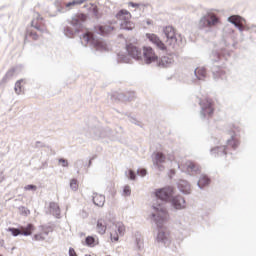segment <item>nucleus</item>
<instances>
[{
	"label": "nucleus",
	"instance_id": "obj_1",
	"mask_svg": "<svg viewBox=\"0 0 256 256\" xmlns=\"http://www.w3.org/2000/svg\"><path fill=\"white\" fill-rule=\"evenodd\" d=\"M154 212L151 214V220L155 223V225L158 227V234L156 237L157 243H162V245H169V233L163 228V224L165 221H167V218L169 217V212H167V209L161 205H153Z\"/></svg>",
	"mask_w": 256,
	"mask_h": 256
},
{
	"label": "nucleus",
	"instance_id": "obj_2",
	"mask_svg": "<svg viewBox=\"0 0 256 256\" xmlns=\"http://www.w3.org/2000/svg\"><path fill=\"white\" fill-rule=\"evenodd\" d=\"M156 202L153 205H160L161 207H165V203L168 201L171 202V205L177 211H181V209H185V198L181 195L173 197V188L172 187H164L157 189L155 191Z\"/></svg>",
	"mask_w": 256,
	"mask_h": 256
},
{
	"label": "nucleus",
	"instance_id": "obj_3",
	"mask_svg": "<svg viewBox=\"0 0 256 256\" xmlns=\"http://www.w3.org/2000/svg\"><path fill=\"white\" fill-rule=\"evenodd\" d=\"M96 35H101L102 37L109 33V27L103 25H96L94 27V33L86 31L83 35L80 36V41L82 45H91L95 47L96 51H107V44L103 40L97 38Z\"/></svg>",
	"mask_w": 256,
	"mask_h": 256
},
{
	"label": "nucleus",
	"instance_id": "obj_4",
	"mask_svg": "<svg viewBox=\"0 0 256 256\" xmlns=\"http://www.w3.org/2000/svg\"><path fill=\"white\" fill-rule=\"evenodd\" d=\"M87 21V14L78 13L72 16L71 20H68L69 25L71 26H64L63 33L65 37L69 39H73L77 33H79L83 29V24ZM74 27V28H72Z\"/></svg>",
	"mask_w": 256,
	"mask_h": 256
},
{
	"label": "nucleus",
	"instance_id": "obj_5",
	"mask_svg": "<svg viewBox=\"0 0 256 256\" xmlns=\"http://www.w3.org/2000/svg\"><path fill=\"white\" fill-rule=\"evenodd\" d=\"M229 147H232L234 151L237 149V147H239V141L235 140L233 136H231V139L227 140V146H217L212 148L210 153L211 155H214V157H223V155H227V153H229L227 151Z\"/></svg>",
	"mask_w": 256,
	"mask_h": 256
},
{
	"label": "nucleus",
	"instance_id": "obj_6",
	"mask_svg": "<svg viewBox=\"0 0 256 256\" xmlns=\"http://www.w3.org/2000/svg\"><path fill=\"white\" fill-rule=\"evenodd\" d=\"M219 23V17L213 13H207L202 16L198 22V29L209 31L212 27H215Z\"/></svg>",
	"mask_w": 256,
	"mask_h": 256
},
{
	"label": "nucleus",
	"instance_id": "obj_7",
	"mask_svg": "<svg viewBox=\"0 0 256 256\" xmlns=\"http://www.w3.org/2000/svg\"><path fill=\"white\" fill-rule=\"evenodd\" d=\"M33 229V224H27L25 226H20L19 228H8V231L13 235V237H18V235L29 237V235H32Z\"/></svg>",
	"mask_w": 256,
	"mask_h": 256
},
{
	"label": "nucleus",
	"instance_id": "obj_8",
	"mask_svg": "<svg viewBox=\"0 0 256 256\" xmlns=\"http://www.w3.org/2000/svg\"><path fill=\"white\" fill-rule=\"evenodd\" d=\"M199 105L201 107L200 117L201 119H205L207 115H212L214 112L213 104L211 100H199Z\"/></svg>",
	"mask_w": 256,
	"mask_h": 256
},
{
	"label": "nucleus",
	"instance_id": "obj_9",
	"mask_svg": "<svg viewBox=\"0 0 256 256\" xmlns=\"http://www.w3.org/2000/svg\"><path fill=\"white\" fill-rule=\"evenodd\" d=\"M143 57L146 65H151L154 61H157L159 57L155 54V50H153L150 46L143 47Z\"/></svg>",
	"mask_w": 256,
	"mask_h": 256
},
{
	"label": "nucleus",
	"instance_id": "obj_10",
	"mask_svg": "<svg viewBox=\"0 0 256 256\" xmlns=\"http://www.w3.org/2000/svg\"><path fill=\"white\" fill-rule=\"evenodd\" d=\"M126 51L128 52L129 57H132V59H135L136 61L143 59V52H141V48L133 44L126 45Z\"/></svg>",
	"mask_w": 256,
	"mask_h": 256
},
{
	"label": "nucleus",
	"instance_id": "obj_11",
	"mask_svg": "<svg viewBox=\"0 0 256 256\" xmlns=\"http://www.w3.org/2000/svg\"><path fill=\"white\" fill-rule=\"evenodd\" d=\"M152 157L154 167H157V169L160 171H165V166L163 165L167 159L165 154H163V152H156L152 155Z\"/></svg>",
	"mask_w": 256,
	"mask_h": 256
},
{
	"label": "nucleus",
	"instance_id": "obj_12",
	"mask_svg": "<svg viewBox=\"0 0 256 256\" xmlns=\"http://www.w3.org/2000/svg\"><path fill=\"white\" fill-rule=\"evenodd\" d=\"M146 38L148 39V41H150V43L155 45L157 49H160V51H167V46H165V43H163V41L161 40V38H159V36H157V34L147 33Z\"/></svg>",
	"mask_w": 256,
	"mask_h": 256
},
{
	"label": "nucleus",
	"instance_id": "obj_13",
	"mask_svg": "<svg viewBox=\"0 0 256 256\" xmlns=\"http://www.w3.org/2000/svg\"><path fill=\"white\" fill-rule=\"evenodd\" d=\"M168 45H175L177 43V36L175 35V28L173 26H166L163 29Z\"/></svg>",
	"mask_w": 256,
	"mask_h": 256
},
{
	"label": "nucleus",
	"instance_id": "obj_14",
	"mask_svg": "<svg viewBox=\"0 0 256 256\" xmlns=\"http://www.w3.org/2000/svg\"><path fill=\"white\" fill-rule=\"evenodd\" d=\"M108 228H109V224L107 223V220L103 218L98 219L96 224V231L97 233H99V235H105Z\"/></svg>",
	"mask_w": 256,
	"mask_h": 256
},
{
	"label": "nucleus",
	"instance_id": "obj_15",
	"mask_svg": "<svg viewBox=\"0 0 256 256\" xmlns=\"http://www.w3.org/2000/svg\"><path fill=\"white\" fill-rule=\"evenodd\" d=\"M185 167L187 173H189L190 175H198V173H201V168L199 167V165L195 164L192 161L186 162Z\"/></svg>",
	"mask_w": 256,
	"mask_h": 256
},
{
	"label": "nucleus",
	"instance_id": "obj_16",
	"mask_svg": "<svg viewBox=\"0 0 256 256\" xmlns=\"http://www.w3.org/2000/svg\"><path fill=\"white\" fill-rule=\"evenodd\" d=\"M178 189L180 193H183V195H189L191 194V185L187 180H180L178 182Z\"/></svg>",
	"mask_w": 256,
	"mask_h": 256
},
{
	"label": "nucleus",
	"instance_id": "obj_17",
	"mask_svg": "<svg viewBox=\"0 0 256 256\" xmlns=\"http://www.w3.org/2000/svg\"><path fill=\"white\" fill-rule=\"evenodd\" d=\"M116 19L118 21H122L121 23H124L126 21L131 20V12L127 11L125 9H121L117 14H116Z\"/></svg>",
	"mask_w": 256,
	"mask_h": 256
},
{
	"label": "nucleus",
	"instance_id": "obj_18",
	"mask_svg": "<svg viewBox=\"0 0 256 256\" xmlns=\"http://www.w3.org/2000/svg\"><path fill=\"white\" fill-rule=\"evenodd\" d=\"M92 201L97 207H103L105 205V195L94 193Z\"/></svg>",
	"mask_w": 256,
	"mask_h": 256
},
{
	"label": "nucleus",
	"instance_id": "obj_19",
	"mask_svg": "<svg viewBox=\"0 0 256 256\" xmlns=\"http://www.w3.org/2000/svg\"><path fill=\"white\" fill-rule=\"evenodd\" d=\"M175 62L173 57L171 56H163L160 61L158 62V67H169Z\"/></svg>",
	"mask_w": 256,
	"mask_h": 256
},
{
	"label": "nucleus",
	"instance_id": "obj_20",
	"mask_svg": "<svg viewBox=\"0 0 256 256\" xmlns=\"http://www.w3.org/2000/svg\"><path fill=\"white\" fill-rule=\"evenodd\" d=\"M49 207L50 213H52L54 217H57V219H59V217H61V208H59V204L55 202H50Z\"/></svg>",
	"mask_w": 256,
	"mask_h": 256
},
{
	"label": "nucleus",
	"instance_id": "obj_21",
	"mask_svg": "<svg viewBox=\"0 0 256 256\" xmlns=\"http://www.w3.org/2000/svg\"><path fill=\"white\" fill-rule=\"evenodd\" d=\"M195 77L198 81H205V77H207V70L205 68H196L194 70Z\"/></svg>",
	"mask_w": 256,
	"mask_h": 256
},
{
	"label": "nucleus",
	"instance_id": "obj_22",
	"mask_svg": "<svg viewBox=\"0 0 256 256\" xmlns=\"http://www.w3.org/2000/svg\"><path fill=\"white\" fill-rule=\"evenodd\" d=\"M209 183H211V179H209L207 175H201L197 182V185L199 189H204L205 187H207V185H209Z\"/></svg>",
	"mask_w": 256,
	"mask_h": 256
},
{
	"label": "nucleus",
	"instance_id": "obj_23",
	"mask_svg": "<svg viewBox=\"0 0 256 256\" xmlns=\"http://www.w3.org/2000/svg\"><path fill=\"white\" fill-rule=\"evenodd\" d=\"M114 231L116 234L120 235V237H123L125 235V225L123 222H116L113 224Z\"/></svg>",
	"mask_w": 256,
	"mask_h": 256
},
{
	"label": "nucleus",
	"instance_id": "obj_24",
	"mask_svg": "<svg viewBox=\"0 0 256 256\" xmlns=\"http://www.w3.org/2000/svg\"><path fill=\"white\" fill-rule=\"evenodd\" d=\"M120 27L121 29H124V31H133V29H135V23L128 20L126 22H121Z\"/></svg>",
	"mask_w": 256,
	"mask_h": 256
},
{
	"label": "nucleus",
	"instance_id": "obj_25",
	"mask_svg": "<svg viewBox=\"0 0 256 256\" xmlns=\"http://www.w3.org/2000/svg\"><path fill=\"white\" fill-rule=\"evenodd\" d=\"M117 61L118 63H131V57L127 54L119 53L117 55Z\"/></svg>",
	"mask_w": 256,
	"mask_h": 256
},
{
	"label": "nucleus",
	"instance_id": "obj_26",
	"mask_svg": "<svg viewBox=\"0 0 256 256\" xmlns=\"http://www.w3.org/2000/svg\"><path fill=\"white\" fill-rule=\"evenodd\" d=\"M124 175L127 179H130V181H135V179H137V174L132 169L126 170Z\"/></svg>",
	"mask_w": 256,
	"mask_h": 256
},
{
	"label": "nucleus",
	"instance_id": "obj_27",
	"mask_svg": "<svg viewBox=\"0 0 256 256\" xmlns=\"http://www.w3.org/2000/svg\"><path fill=\"white\" fill-rule=\"evenodd\" d=\"M13 75H15V68H12L7 71V73L5 74V76L2 79L3 83H7V81H9V79H11V77H13Z\"/></svg>",
	"mask_w": 256,
	"mask_h": 256
},
{
	"label": "nucleus",
	"instance_id": "obj_28",
	"mask_svg": "<svg viewBox=\"0 0 256 256\" xmlns=\"http://www.w3.org/2000/svg\"><path fill=\"white\" fill-rule=\"evenodd\" d=\"M22 82H23V79H20V80H18V81L15 83L14 91H15V93H16L17 95H21V93H22V91H23V89H22L23 86H21V83H22Z\"/></svg>",
	"mask_w": 256,
	"mask_h": 256
},
{
	"label": "nucleus",
	"instance_id": "obj_29",
	"mask_svg": "<svg viewBox=\"0 0 256 256\" xmlns=\"http://www.w3.org/2000/svg\"><path fill=\"white\" fill-rule=\"evenodd\" d=\"M85 243L88 247H95V237L87 236L85 239Z\"/></svg>",
	"mask_w": 256,
	"mask_h": 256
},
{
	"label": "nucleus",
	"instance_id": "obj_30",
	"mask_svg": "<svg viewBox=\"0 0 256 256\" xmlns=\"http://www.w3.org/2000/svg\"><path fill=\"white\" fill-rule=\"evenodd\" d=\"M70 189H72V191H77V189H79V183L77 179L73 178L70 180Z\"/></svg>",
	"mask_w": 256,
	"mask_h": 256
},
{
	"label": "nucleus",
	"instance_id": "obj_31",
	"mask_svg": "<svg viewBox=\"0 0 256 256\" xmlns=\"http://www.w3.org/2000/svg\"><path fill=\"white\" fill-rule=\"evenodd\" d=\"M31 26L34 27L37 31H40V33H45V28L41 27V25H38L35 20H32Z\"/></svg>",
	"mask_w": 256,
	"mask_h": 256
},
{
	"label": "nucleus",
	"instance_id": "obj_32",
	"mask_svg": "<svg viewBox=\"0 0 256 256\" xmlns=\"http://www.w3.org/2000/svg\"><path fill=\"white\" fill-rule=\"evenodd\" d=\"M83 3H85V0H73L72 2H68L66 7H71V5H83Z\"/></svg>",
	"mask_w": 256,
	"mask_h": 256
},
{
	"label": "nucleus",
	"instance_id": "obj_33",
	"mask_svg": "<svg viewBox=\"0 0 256 256\" xmlns=\"http://www.w3.org/2000/svg\"><path fill=\"white\" fill-rule=\"evenodd\" d=\"M92 15L95 17V19H101V13H99V8L94 7L92 9Z\"/></svg>",
	"mask_w": 256,
	"mask_h": 256
},
{
	"label": "nucleus",
	"instance_id": "obj_34",
	"mask_svg": "<svg viewBox=\"0 0 256 256\" xmlns=\"http://www.w3.org/2000/svg\"><path fill=\"white\" fill-rule=\"evenodd\" d=\"M123 195H125L126 197H129V195H131V186L129 185L124 186Z\"/></svg>",
	"mask_w": 256,
	"mask_h": 256
},
{
	"label": "nucleus",
	"instance_id": "obj_35",
	"mask_svg": "<svg viewBox=\"0 0 256 256\" xmlns=\"http://www.w3.org/2000/svg\"><path fill=\"white\" fill-rule=\"evenodd\" d=\"M136 247L138 251H141L143 249V241L141 238H136Z\"/></svg>",
	"mask_w": 256,
	"mask_h": 256
},
{
	"label": "nucleus",
	"instance_id": "obj_36",
	"mask_svg": "<svg viewBox=\"0 0 256 256\" xmlns=\"http://www.w3.org/2000/svg\"><path fill=\"white\" fill-rule=\"evenodd\" d=\"M137 175H139L140 177H145V175H147V169H145V168L138 169Z\"/></svg>",
	"mask_w": 256,
	"mask_h": 256
},
{
	"label": "nucleus",
	"instance_id": "obj_37",
	"mask_svg": "<svg viewBox=\"0 0 256 256\" xmlns=\"http://www.w3.org/2000/svg\"><path fill=\"white\" fill-rule=\"evenodd\" d=\"M25 191H37V187L33 184H28L24 187Z\"/></svg>",
	"mask_w": 256,
	"mask_h": 256
},
{
	"label": "nucleus",
	"instance_id": "obj_38",
	"mask_svg": "<svg viewBox=\"0 0 256 256\" xmlns=\"http://www.w3.org/2000/svg\"><path fill=\"white\" fill-rule=\"evenodd\" d=\"M59 163L62 164V167H69V162L67 161V159L60 158Z\"/></svg>",
	"mask_w": 256,
	"mask_h": 256
},
{
	"label": "nucleus",
	"instance_id": "obj_39",
	"mask_svg": "<svg viewBox=\"0 0 256 256\" xmlns=\"http://www.w3.org/2000/svg\"><path fill=\"white\" fill-rule=\"evenodd\" d=\"M20 211L22 212V215L24 217H27L29 215V210L26 207H20Z\"/></svg>",
	"mask_w": 256,
	"mask_h": 256
},
{
	"label": "nucleus",
	"instance_id": "obj_40",
	"mask_svg": "<svg viewBox=\"0 0 256 256\" xmlns=\"http://www.w3.org/2000/svg\"><path fill=\"white\" fill-rule=\"evenodd\" d=\"M34 239L35 241H43L45 238L43 237V234H36L34 235Z\"/></svg>",
	"mask_w": 256,
	"mask_h": 256
},
{
	"label": "nucleus",
	"instance_id": "obj_41",
	"mask_svg": "<svg viewBox=\"0 0 256 256\" xmlns=\"http://www.w3.org/2000/svg\"><path fill=\"white\" fill-rule=\"evenodd\" d=\"M83 165V160H77L75 163H74V167L76 169H79V167H81Z\"/></svg>",
	"mask_w": 256,
	"mask_h": 256
},
{
	"label": "nucleus",
	"instance_id": "obj_42",
	"mask_svg": "<svg viewBox=\"0 0 256 256\" xmlns=\"http://www.w3.org/2000/svg\"><path fill=\"white\" fill-rule=\"evenodd\" d=\"M110 235L112 241H119V234L116 233V235L113 236V233H110Z\"/></svg>",
	"mask_w": 256,
	"mask_h": 256
},
{
	"label": "nucleus",
	"instance_id": "obj_43",
	"mask_svg": "<svg viewBox=\"0 0 256 256\" xmlns=\"http://www.w3.org/2000/svg\"><path fill=\"white\" fill-rule=\"evenodd\" d=\"M30 36L34 39V41H37V39H39V35H37L36 32H30Z\"/></svg>",
	"mask_w": 256,
	"mask_h": 256
},
{
	"label": "nucleus",
	"instance_id": "obj_44",
	"mask_svg": "<svg viewBox=\"0 0 256 256\" xmlns=\"http://www.w3.org/2000/svg\"><path fill=\"white\" fill-rule=\"evenodd\" d=\"M130 123H133L134 125H139V121H137V119L130 117L129 118Z\"/></svg>",
	"mask_w": 256,
	"mask_h": 256
},
{
	"label": "nucleus",
	"instance_id": "obj_45",
	"mask_svg": "<svg viewBox=\"0 0 256 256\" xmlns=\"http://www.w3.org/2000/svg\"><path fill=\"white\" fill-rule=\"evenodd\" d=\"M130 123H133L134 125H139V121H137V119L130 117L129 118Z\"/></svg>",
	"mask_w": 256,
	"mask_h": 256
},
{
	"label": "nucleus",
	"instance_id": "obj_46",
	"mask_svg": "<svg viewBox=\"0 0 256 256\" xmlns=\"http://www.w3.org/2000/svg\"><path fill=\"white\" fill-rule=\"evenodd\" d=\"M69 256H77V252H75V249L69 248Z\"/></svg>",
	"mask_w": 256,
	"mask_h": 256
},
{
	"label": "nucleus",
	"instance_id": "obj_47",
	"mask_svg": "<svg viewBox=\"0 0 256 256\" xmlns=\"http://www.w3.org/2000/svg\"><path fill=\"white\" fill-rule=\"evenodd\" d=\"M5 181V176L3 175V171H0V183H3Z\"/></svg>",
	"mask_w": 256,
	"mask_h": 256
},
{
	"label": "nucleus",
	"instance_id": "obj_48",
	"mask_svg": "<svg viewBox=\"0 0 256 256\" xmlns=\"http://www.w3.org/2000/svg\"><path fill=\"white\" fill-rule=\"evenodd\" d=\"M129 6L135 8V7H139V4L135 2H129Z\"/></svg>",
	"mask_w": 256,
	"mask_h": 256
},
{
	"label": "nucleus",
	"instance_id": "obj_49",
	"mask_svg": "<svg viewBox=\"0 0 256 256\" xmlns=\"http://www.w3.org/2000/svg\"><path fill=\"white\" fill-rule=\"evenodd\" d=\"M228 21L229 23H231L232 25H235V19H233V17H228Z\"/></svg>",
	"mask_w": 256,
	"mask_h": 256
},
{
	"label": "nucleus",
	"instance_id": "obj_50",
	"mask_svg": "<svg viewBox=\"0 0 256 256\" xmlns=\"http://www.w3.org/2000/svg\"><path fill=\"white\" fill-rule=\"evenodd\" d=\"M234 26L236 27V29H239V31H243V29L237 22H235Z\"/></svg>",
	"mask_w": 256,
	"mask_h": 256
},
{
	"label": "nucleus",
	"instance_id": "obj_51",
	"mask_svg": "<svg viewBox=\"0 0 256 256\" xmlns=\"http://www.w3.org/2000/svg\"><path fill=\"white\" fill-rule=\"evenodd\" d=\"M91 133H94L95 137H100L99 133L95 131V129H91Z\"/></svg>",
	"mask_w": 256,
	"mask_h": 256
},
{
	"label": "nucleus",
	"instance_id": "obj_52",
	"mask_svg": "<svg viewBox=\"0 0 256 256\" xmlns=\"http://www.w3.org/2000/svg\"><path fill=\"white\" fill-rule=\"evenodd\" d=\"M215 55L217 56V59H215V61H219L221 56L219 55V53H215Z\"/></svg>",
	"mask_w": 256,
	"mask_h": 256
},
{
	"label": "nucleus",
	"instance_id": "obj_53",
	"mask_svg": "<svg viewBox=\"0 0 256 256\" xmlns=\"http://www.w3.org/2000/svg\"><path fill=\"white\" fill-rule=\"evenodd\" d=\"M39 145H41V142H40V141H37V142H36V147H39Z\"/></svg>",
	"mask_w": 256,
	"mask_h": 256
},
{
	"label": "nucleus",
	"instance_id": "obj_54",
	"mask_svg": "<svg viewBox=\"0 0 256 256\" xmlns=\"http://www.w3.org/2000/svg\"><path fill=\"white\" fill-rule=\"evenodd\" d=\"M147 25H151V20H148V21H147Z\"/></svg>",
	"mask_w": 256,
	"mask_h": 256
},
{
	"label": "nucleus",
	"instance_id": "obj_55",
	"mask_svg": "<svg viewBox=\"0 0 256 256\" xmlns=\"http://www.w3.org/2000/svg\"><path fill=\"white\" fill-rule=\"evenodd\" d=\"M88 167H91V160H89Z\"/></svg>",
	"mask_w": 256,
	"mask_h": 256
},
{
	"label": "nucleus",
	"instance_id": "obj_56",
	"mask_svg": "<svg viewBox=\"0 0 256 256\" xmlns=\"http://www.w3.org/2000/svg\"><path fill=\"white\" fill-rule=\"evenodd\" d=\"M37 19H38V20H39V19H41V20H42L43 18H40V17H39V14H37Z\"/></svg>",
	"mask_w": 256,
	"mask_h": 256
},
{
	"label": "nucleus",
	"instance_id": "obj_57",
	"mask_svg": "<svg viewBox=\"0 0 256 256\" xmlns=\"http://www.w3.org/2000/svg\"><path fill=\"white\" fill-rule=\"evenodd\" d=\"M128 101H131V99H130V98H128Z\"/></svg>",
	"mask_w": 256,
	"mask_h": 256
},
{
	"label": "nucleus",
	"instance_id": "obj_58",
	"mask_svg": "<svg viewBox=\"0 0 256 256\" xmlns=\"http://www.w3.org/2000/svg\"><path fill=\"white\" fill-rule=\"evenodd\" d=\"M77 173H79V169L77 170Z\"/></svg>",
	"mask_w": 256,
	"mask_h": 256
}]
</instances>
